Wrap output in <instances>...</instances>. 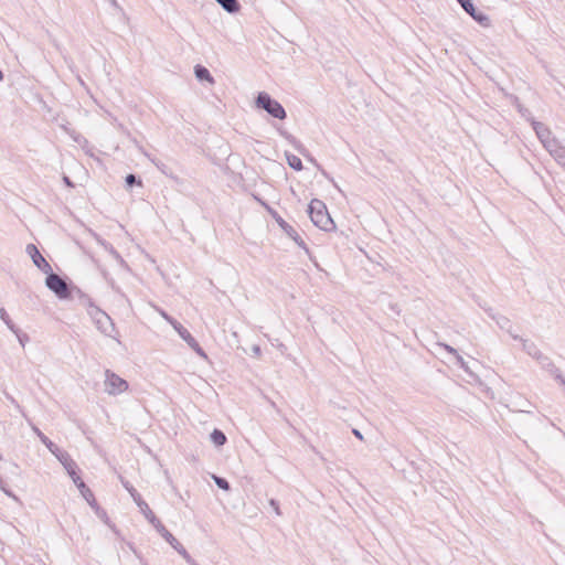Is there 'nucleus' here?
Returning a JSON list of instances; mask_svg holds the SVG:
<instances>
[{"mask_svg":"<svg viewBox=\"0 0 565 565\" xmlns=\"http://www.w3.org/2000/svg\"><path fill=\"white\" fill-rule=\"evenodd\" d=\"M308 213L312 223L320 230L331 231L334 227V223L322 201L313 199L309 204Z\"/></svg>","mask_w":565,"mask_h":565,"instance_id":"f03ea898","label":"nucleus"},{"mask_svg":"<svg viewBox=\"0 0 565 565\" xmlns=\"http://www.w3.org/2000/svg\"><path fill=\"white\" fill-rule=\"evenodd\" d=\"M126 184H127L128 186H132V185H135V184L141 185V184H142V182H141V180H140V179H137V177H136L135 174H128V175L126 177Z\"/></svg>","mask_w":565,"mask_h":565,"instance_id":"bb28decb","label":"nucleus"},{"mask_svg":"<svg viewBox=\"0 0 565 565\" xmlns=\"http://www.w3.org/2000/svg\"><path fill=\"white\" fill-rule=\"evenodd\" d=\"M531 125H532V127H533L537 138L542 142V145H544V140H548V139H551L553 137L552 136V131L544 124H542L540 121H536L533 118H531Z\"/></svg>","mask_w":565,"mask_h":565,"instance_id":"4468645a","label":"nucleus"},{"mask_svg":"<svg viewBox=\"0 0 565 565\" xmlns=\"http://www.w3.org/2000/svg\"><path fill=\"white\" fill-rule=\"evenodd\" d=\"M558 164L565 168V146L558 150H554V153L551 154Z\"/></svg>","mask_w":565,"mask_h":565,"instance_id":"b1692460","label":"nucleus"},{"mask_svg":"<svg viewBox=\"0 0 565 565\" xmlns=\"http://www.w3.org/2000/svg\"><path fill=\"white\" fill-rule=\"evenodd\" d=\"M512 339L519 340L522 344L523 351H525L530 356L537 349V345L534 342L522 337H519L518 334H512Z\"/></svg>","mask_w":565,"mask_h":565,"instance_id":"a211bd4d","label":"nucleus"},{"mask_svg":"<svg viewBox=\"0 0 565 565\" xmlns=\"http://www.w3.org/2000/svg\"><path fill=\"white\" fill-rule=\"evenodd\" d=\"M437 345L441 349H444L446 352H448L449 354H451L452 356L457 355L458 354V351L452 348L451 345L447 344V343H444V342H437Z\"/></svg>","mask_w":565,"mask_h":565,"instance_id":"cd10ccee","label":"nucleus"},{"mask_svg":"<svg viewBox=\"0 0 565 565\" xmlns=\"http://www.w3.org/2000/svg\"><path fill=\"white\" fill-rule=\"evenodd\" d=\"M228 13H236L241 9L238 0H215Z\"/></svg>","mask_w":565,"mask_h":565,"instance_id":"f3484780","label":"nucleus"},{"mask_svg":"<svg viewBox=\"0 0 565 565\" xmlns=\"http://www.w3.org/2000/svg\"><path fill=\"white\" fill-rule=\"evenodd\" d=\"M213 480L218 488L225 491H228L231 489L230 482L226 479L214 475Z\"/></svg>","mask_w":565,"mask_h":565,"instance_id":"393cba45","label":"nucleus"},{"mask_svg":"<svg viewBox=\"0 0 565 565\" xmlns=\"http://www.w3.org/2000/svg\"><path fill=\"white\" fill-rule=\"evenodd\" d=\"M116 291L119 292L121 297L126 298L125 294H122L119 289H116Z\"/></svg>","mask_w":565,"mask_h":565,"instance_id":"37998d69","label":"nucleus"},{"mask_svg":"<svg viewBox=\"0 0 565 565\" xmlns=\"http://www.w3.org/2000/svg\"><path fill=\"white\" fill-rule=\"evenodd\" d=\"M543 353L540 351V349L537 348L533 353H532V358L534 360H536L537 362L543 358Z\"/></svg>","mask_w":565,"mask_h":565,"instance_id":"f704fd0d","label":"nucleus"},{"mask_svg":"<svg viewBox=\"0 0 565 565\" xmlns=\"http://www.w3.org/2000/svg\"><path fill=\"white\" fill-rule=\"evenodd\" d=\"M488 315L495 321V323L498 324V327L500 329L505 330L511 337H512V334H514L512 332L511 320L508 317L502 316V315H494L491 310L488 311Z\"/></svg>","mask_w":565,"mask_h":565,"instance_id":"2eb2a0df","label":"nucleus"},{"mask_svg":"<svg viewBox=\"0 0 565 565\" xmlns=\"http://www.w3.org/2000/svg\"><path fill=\"white\" fill-rule=\"evenodd\" d=\"M63 181L64 183L67 185V186H74L73 182L71 181V179L66 175L63 177Z\"/></svg>","mask_w":565,"mask_h":565,"instance_id":"a19ab883","label":"nucleus"},{"mask_svg":"<svg viewBox=\"0 0 565 565\" xmlns=\"http://www.w3.org/2000/svg\"><path fill=\"white\" fill-rule=\"evenodd\" d=\"M74 140H75L76 142H78V143H82V141H83L84 143H87V140H86L84 137H82L81 135L74 136Z\"/></svg>","mask_w":565,"mask_h":565,"instance_id":"58836bf2","label":"nucleus"},{"mask_svg":"<svg viewBox=\"0 0 565 565\" xmlns=\"http://www.w3.org/2000/svg\"><path fill=\"white\" fill-rule=\"evenodd\" d=\"M263 205L266 207L268 213L271 215V217L277 222V224L281 227V230L300 247L302 248L308 255L310 254V250L306 244V242L302 239V237L298 234V232L289 225L279 214L276 210L271 209L269 205L263 202Z\"/></svg>","mask_w":565,"mask_h":565,"instance_id":"423d86ee","label":"nucleus"},{"mask_svg":"<svg viewBox=\"0 0 565 565\" xmlns=\"http://www.w3.org/2000/svg\"><path fill=\"white\" fill-rule=\"evenodd\" d=\"M2 79H3V73H2V71L0 70V81H2Z\"/></svg>","mask_w":565,"mask_h":565,"instance_id":"c03bdc74","label":"nucleus"},{"mask_svg":"<svg viewBox=\"0 0 565 565\" xmlns=\"http://www.w3.org/2000/svg\"><path fill=\"white\" fill-rule=\"evenodd\" d=\"M73 480V482L76 484V487L78 488L81 494L83 495V498L87 501V503L96 510V512L98 513L99 512V507L97 504V501L95 499V495L94 493L92 492V490L85 484V482L81 479L77 470L75 471V475L73 476H70Z\"/></svg>","mask_w":565,"mask_h":565,"instance_id":"f8f14e48","label":"nucleus"},{"mask_svg":"<svg viewBox=\"0 0 565 565\" xmlns=\"http://www.w3.org/2000/svg\"><path fill=\"white\" fill-rule=\"evenodd\" d=\"M13 333L17 335V338L22 347H24L25 343L29 341V335L26 333L22 332L18 327H17V332H13Z\"/></svg>","mask_w":565,"mask_h":565,"instance_id":"a878e982","label":"nucleus"},{"mask_svg":"<svg viewBox=\"0 0 565 565\" xmlns=\"http://www.w3.org/2000/svg\"><path fill=\"white\" fill-rule=\"evenodd\" d=\"M40 440L47 447V449L57 458V460L63 465L68 476L75 475L77 470L76 462L72 459L70 454L58 446H56L52 440H50L39 428H34Z\"/></svg>","mask_w":565,"mask_h":565,"instance_id":"7ed1b4c3","label":"nucleus"},{"mask_svg":"<svg viewBox=\"0 0 565 565\" xmlns=\"http://www.w3.org/2000/svg\"><path fill=\"white\" fill-rule=\"evenodd\" d=\"M543 353L540 351V349L537 348L533 353H532V358L534 360H536L537 362L543 358Z\"/></svg>","mask_w":565,"mask_h":565,"instance_id":"473e14b6","label":"nucleus"},{"mask_svg":"<svg viewBox=\"0 0 565 565\" xmlns=\"http://www.w3.org/2000/svg\"><path fill=\"white\" fill-rule=\"evenodd\" d=\"M4 396L9 401V403H11L19 411H21L20 404L18 403V401L12 395H10L9 393H4Z\"/></svg>","mask_w":565,"mask_h":565,"instance_id":"2f4dec72","label":"nucleus"},{"mask_svg":"<svg viewBox=\"0 0 565 565\" xmlns=\"http://www.w3.org/2000/svg\"><path fill=\"white\" fill-rule=\"evenodd\" d=\"M457 2L461 6V8L468 13L476 22H478L483 28H489L491 25L490 18L478 11L471 0H457Z\"/></svg>","mask_w":565,"mask_h":565,"instance_id":"9b49d317","label":"nucleus"},{"mask_svg":"<svg viewBox=\"0 0 565 565\" xmlns=\"http://www.w3.org/2000/svg\"><path fill=\"white\" fill-rule=\"evenodd\" d=\"M539 363L542 365V367L547 370L554 376V379L557 381V373L558 374H562V373H561L559 369L555 366V364L551 361V359L548 356H546L544 354L543 358L539 361Z\"/></svg>","mask_w":565,"mask_h":565,"instance_id":"dca6fc26","label":"nucleus"},{"mask_svg":"<svg viewBox=\"0 0 565 565\" xmlns=\"http://www.w3.org/2000/svg\"><path fill=\"white\" fill-rule=\"evenodd\" d=\"M194 74H195L196 78L200 81H207L210 83L214 82V78L212 77L210 71L202 65L195 66Z\"/></svg>","mask_w":565,"mask_h":565,"instance_id":"6ab92c4d","label":"nucleus"},{"mask_svg":"<svg viewBox=\"0 0 565 565\" xmlns=\"http://www.w3.org/2000/svg\"><path fill=\"white\" fill-rule=\"evenodd\" d=\"M108 1L113 8H115L116 10L122 11V8L120 7V4L118 3L117 0H108Z\"/></svg>","mask_w":565,"mask_h":565,"instance_id":"c9c22d12","label":"nucleus"},{"mask_svg":"<svg viewBox=\"0 0 565 565\" xmlns=\"http://www.w3.org/2000/svg\"><path fill=\"white\" fill-rule=\"evenodd\" d=\"M211 440L216 447H221L226 443L227 438L222 430L214 429L211 434Z\"/></svg>","mask_w":565,"mask_h":565,"instance_id":"412c9836","label":"nucleus"},{"mask_svg":"<svg viewBox=\"0 0 565 565\" xmlns=\"http://www.w3.org/2000/svg\"><path fill=\"white\" fill-rule=\"evenodd\" d=\"M286 159L290 168H292L296 171L302 170V162L298 156L287 152Z\"/></svg>","mask_w":565,"mask_h":565,"instance_id":"4be33fe9","label":"nucleus"},{"mask_svg":"<svg viewBox=\"0 0 565 565\" xmlns=\"http://www.w3.org/2000/svg\"><path fill=\"white\" fill-rule=\"evenodd\" d=\"M454 358L456 360L457 365L467 372L468 366H467V363L465 362L463 358L459 353L457 355H455Z\"/></svg>","mask_w":565,"mask_h":565,"instance_id":"c756f323","label":"nucleus"},{"mask_svg":"<svg viewBox=\"0 0 565 565\" xmlns=\"http://www.w3.org/2000/svg\"><path fill=\"white\" fill-rule=\"evenodd\" d=\"M104 385L108 395H118L129 388L128 382L110 370L105 371Z\"/></svg>","mask_w":565,"mask_h":565,"instance_id":"9d476101","label":"nucleus"},{"mask_svg":"<svg viewBox=\"0 0 565 565\" xmlns=\"http://www.w3.org/2000/svg\"><path fill=\"white\" fill-rule=\"evenodd\" d=\"M390 308H391L392 311L396 312L397 315L401 313V309H399L397 303H391Z\"/></svg>","mask_w":565,"mask_h":565,"instance_id":"4c0bfd02","label":"nucleus"},{"mask_svg":"<svg viewBox=\"0 0 565 565\" xmlns=\"http://www.w3.org/2000/svg\"><path fill=\"white\" fill-rule=\"evenodd\" d=\"M88 312L93 318L97 329L105 335L111 337V333L115 330V324L111 318L93 303H90V310Z\"/></svg>","mask_w":565,"mask_h":565,"instance_id":"1a4fd4ad","label":"nucleus"},{"mask_svg":"<svg viewBox=\"0 0 565 565\" xmlns=\"http://www.w3.org/2000/svg\"><path fill=\"white\" fill-rule=\"evenodd\" d=\"M352 433H353V435H354L356 438H359V439H361V440L363 439V436H362V434L360 433V430H358V429H353V430H352Z\"/></svg>","mask_w":565,"mask_h":565,"instance_id":"79ce46f5","label":"nucleus"},{"mask_svg":"<svg viewBox=\"0 0 565 565\" xmlns=\"http://www.w3.org/2000/svg\"><path fill=\"white\" fill-rule=\"evenodd\" d=\"M518 109L523 117H526V115L530 114V111L521 105H518Z\"/></svg>","mask_w":565,"mask_h":565,"instance_id":"e433bc0d","label":"nucleus"},{"mask_svg":"<svg viewBox=\"0 0 565 565\" xmlns=\"http://www.w3.org/2000/svg\"><path fill=\"white\" fill-rule=\"evenodd\" d=\"M2 459V456L0 455V460Z\"/></svg>","mask_w":565,"mask_h":565,"instance_id":"a18cd8bd","label":"nucleus"},{"mask_svg":"<svg viewBox=\"0 0 565 565\" xmlns=\"http://www.w3.org/2000/svg\"><path fill=\"white\" fill-rule=\"evenodd\" d=\"M252 350H253V353H254L256 356H260V354H262V350H260V348H259L258 345H254Z\"/></svg>","mask_w":565,"mask_h":565,"instance_id":"ea45409f","label":"nucleus"},{"mask_svg":"<svg viewBox=\"0 0 565 565\" xmlns=\"http://www.w3.org/2000/svg\"><path fill=\"white\" fill-rule=\"evenodd\" d=\"M269 505L274 509V511L277 515H281V511H280L279 503L277 500L270 499Z\"/></svg>","mask_w":565,"mask_h":565,"instance_id":"7c9ffc66","label":"nucleus"},{"mask_svg":"<svg viewBox=\"0 0 565 565\" xmlns=\"http://www.w3.org/2000/svg\"><path fill=\"white\" fill-rule=\"evenodd\" d=\"M280 134L308 160L310 161L312 164H315L317 167V169L321 172V174L327 179L329 180L333 186L342 193V190L340 189V186L337 184V182L334 181V179L318 163V161L307 151V149L303 147V145L296 138L294 137L292 135L288 134V132H285V131H280Z\"/></svg>","mask_w":565,"mask_h":565,"instance_id":"0eeeda50","label":"nucleus"},{"mask_svg":"<svg viewBox=\"0 0 565 565\" xmlns=\"http://www.w3.org/2000/svg\"><path fill=\"white\" fill-rule=\"evenodd\" d=\"M257 107L266 110L270 116L277 119H285L287 114L279 102L271 98L269 94L262 92L256 98Z\"/></svg>","mask_w":565,"mask_h":565,"instance_id":"39448f33","label":"nucleus"},{"mask_svg":"<svg viewBox=\"0 0 565 565\" xmlns=\"http://www.w3.org/2000/svg\"><path fill=\"white\" fill-rule=\"evenodd\" d=\"M46 275L45 286L60 299H68L71 297V288L68 284L52 270Z\"/></svg>","mask_w":565,"mask_h":565,"instance_id":"6e6552de","label":"nucleus"},{"mask_svg":"<svg viewBox=\"0 0 565 565\" xmlns=\"http://www.w3.org/2000/svg\"><path fill=\"white\" fill-rule=\"evenodd\" d=\"M26 254L31 257L33 264L44 274H49L52 270L49 262L42 256L40 250L34 244H28L25 247Z\"/></svg>","mask_w":565,"mask_h":565,"instance_id":"ddd939ff","label":"nucleus"},{"mask_svg":"<svg viewBox=\"0 0 565 565\" xmlns=\"http://www.w3.org/2000/svg\"><path fill=\"white\" fill-rule=\"evenodd\" d=\"M543 147L548 151L550 154H553L554 150H558L564 146L557 138L553 136L551 139L544 140Z\"/></svg>","mask_w":565,"mask_h":565,"instance_id":"aec40b11","label":"nucleus"},{"mask_svg":"<svg viewBox=\"0 0 565 565\" xmlns=\"http://www.w3.org/2000/svg\"><path fill=\"white\" fill-rule=\"evenodd\" d=\"M121 484L129 492L136 504L145 518L154 526L157 532L185 559L189 565H199L195 559L188 553L184 546L170 533L161 521L156 516L148 503L141 498L139 492L130 484L129 481L120 477Z\"/></svg>","mask_w":565,"mask_h":565,"instance_id":"f257e3e1","label":"nucleus"},{"mask_svg":"<svg viewBox=\"0 0 565 565\" xmlns=\"http://www.w3.org/2000/svg\"><path fill=\"white\" fill-rule=\"evenodd\" d=\"M0 490H2L8 497L17 500L15 494L10 489L7 488V483L4 482V480L2 479L1 476H0Z\"/></svg>","mask_w":565,"mask_h":565,"instance_id":"c85d7f7f","label":"nucleus"},{"mask_svg":"<svg viewBox=\"0 0 565 565\" xmlns=\"http://www.w3.org/2000/svg\"><path fill=\"white\" fill-rule=\"evenodd\" d=\"M543 353L540 351V349L537 348L533 353H532V358L534 360H536L537 362L543 358Z\"/></svg>","mask_w":565,"mask_h":565,"instance_id":"72a5a7b5","label":"nucleus"},{"mask_svg":"<svg viewBox=\"0 0 565 565\" xmlns=\"http://www.w3.org/2000/svg\"><path fill=\"white\" fill-rule=\"evenodd\" d=\"M159 313L166 321H168L173 327V329L178 332L182 340H184L195 353H198L201 358H206L205 351L201 348L199 342L189 332L188 329H185L179 321H177L173 317L168 315L164 310H159Z\"/></svg>","mask_w":565,"mask_h":565,"instance_id":"20e7f679","label":"nucleus"},{"mask_svg":"<svg viewBox=\"0 0 565 565\" xmlns=\"http://www.w3.org/2000/svg\"><path fill=\"white\" fill-rule=\"evenodd\" d=\"M0 319L6 323V326L12 331L17 332V326L11 320L4 308H0Z\"/></svg>","mask_w":565,"mask_h":565,"instance_id":"5701e85b","label":"nucleus"}]
</instances>
